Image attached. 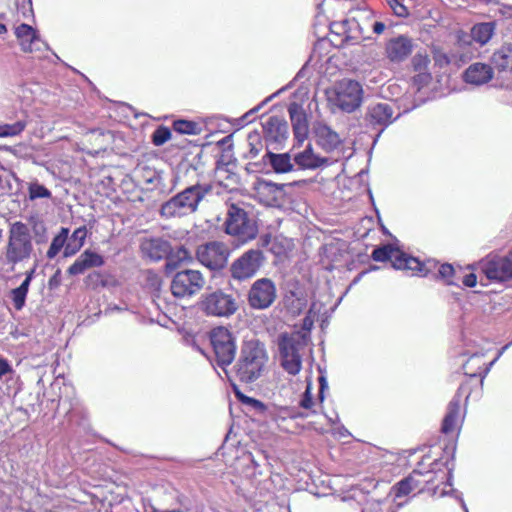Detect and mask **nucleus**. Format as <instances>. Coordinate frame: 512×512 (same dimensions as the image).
<instances>
[{
  "label": "nucleus",
  "instance_id": "8",
  "mask_svg": "<svg viewBox=\"0 0 512 512\" xmlns=\"http://www.w3.org/2000/svg\"><path fill=\"white\" fill-rule=\"evenodd\" d=\"M210 341L215 360L222 369L229 366L236 354V344L231 332L224 327H216L211 331Z\"/></svg>",
  "mask_w": 512,
  "mask_h": 512
},
{
  "label": "nucleus",
  "instance_id": "15",
  "mask_svg": "<svg viewBox=\"0 0 512 512\" xmlns=\"http://www.w3.org/2000/svg\"><path fill=\"white\" fill-rule=\"evenodd\" d=\"M276 297L275 283L269 278H261L252 284L248 292V303L253 309L263 310L269 308Z\"/></svg>",
  "mask_w": 512,
  "mask_h": 512
},
{
  "label": "nucleus",
  "instance_id": "3",
  "mask_svg": "<svg viewBox=\"0 0 512 512\" xmlns=\"http://www.w3.org/2000/svg\"><path fill=\"white\" fill-rule=\"evenodd\" d=\"M33 243L30 229L22 222H15L9 229L8 241L5 246L4 260L12 268L30 259Z\"/></svg>",
  "mask_w": 512,
  "mask_h": 512
},
{
  "label": "nucleus",
  "instance_id": "35",
  "mask_svg": "<svg viewBox=\"0 0 512 512\" xmlns=\"http://www.w3.org/2000/svg\"><path fill=\"white\" fill-rule=\"evenodd\" d=\"M171 138V131L165 126L158 127L152 135V143L155 146L165 144Z\"/></svg>",
  "mask_w": 512,
  "mask_h": 512
},
{
  "label": "nucleus",
  "instance_id": "22",
  "mask_svg": "<svg viewBox=\"0 0 512 512\" xmlns=\"http://www.w3.org/2000/svg\"><path fill=\"white\" fill-rule=\"evenodd\" d=\"M267 139L280 143L286 139L288 134L287 123L278 117H270L263 125Z\"/></svg>",
  "mask_w": 512,
  "mask_h": 512
},
{
  "label": "nucleus",
  "instance_id": "29",
  "mask_svg": "<svg viewBox=\"0 0 512 512\" xmlns=\"http://www.w3.org/2000/svg\"><path fill=\"white\" fill-rule=\"evenodd\" d=\"M494 25L492 23H480L472 28V39L481 45L486 44L492 37Z\"/></svg>",
  "mask_w": 512,
  "mask_h": 512
},
{
  "label": "nucleus",
  "instance_id": "7",
  "mask_svg": "<svg viewBox=\"0 0 512 512\" xmlns=\"http://www.w3.org/2000/svg\"><path fill=\"white\" fill-rule=\"evenodd\" d=\"M372 258L377 262L390 261L392 267L399 270H410L422 275H426L429 271L427 264L421 263L417 258L409 256L391 245L374 249Z\"/></svg>",
  "mask_w": 512,
  "mask_h": 512
},
{
  "label": "nucleus",
  "instance_id": "25",
  "mask_svg": "<svg viewBox=\"0 0 512 512\" xmlns=\"http://www.w3.org/2000/svg\"><path fill=\"white\" fill-rule=\"evenodd\" d=\"M15 35L20 41L24 52H32L33 45L39 41L38 34L30 25L21 24L15 29Z\"/></svg>",
  "mask_w": 512,
  "mask_h": 512
},
{
  "label": "nucleus",
  "instance_id": "37",
  "mask_svg": "<svg viewBox=\"0 0 512 512\" xmlns=\"http://www.w3.org/2000/svg\"><path fill=\"white\" fill-rule=\"evenodd\" d=\"M4 125V135L5 137H13L22 133V131L26 128L27 122L23 120H19L13 124H3Z\"/></svg>",
  "mask_w": 512,
  "mask_h": 512
},
{
  "label": "nucleus",
  "instance_id": "44",
  "mask_svg": "<svg viewBox=\"0 0 512 512\" xmlns=\"http://www.w3.org/2000/svg\"><path fill=\"white\" fill-rule=\"evenodd\" d=\"M80 249L81 247H79V245H76L73 241L67 240L64 246L63 254L65 257H70L76 254Z\"/></svg>",
  "mask_w": 512,
  "mask_h": 512
},
{
  "label": "nucleus",
  "instance_id": "27",
  "mask_svg": "<svg viewBox=\"0 0 512 512\" xmlns=\"http://www.w3.org/2000/svg\"><path fill=\"white\" fill-rule=\"evenodd\" d=\"M266 156L269 159L270 165L277 173H287L294 168V163L289 153L275 154L268 152Z\"/></svg>",
  "mask_w": 512,
  "mask_h": 512
},
{
  "label": "nucleus",
  "instance_id": "4",
  "mask_svg": "<svg viewBox=\"0 0 512 512\" xmlns=\"http://www.w3.org/2000/svg\"><path fill=\"white\" fill-rule=\"evenodd\" d=\"M307 346V338L300 332L281 334L278 338V349L281 365L291 375H296L302 368L301 352Z\"/></svg>",
  "mask_w": 512,
  "mask_h": 512
},
{
  "label": "nucleus",
  "instance_id": "12",
  "mask_svg": "<svg viewBox=\"0 0 512 512\" xmlns=\"http://www.w3.org/2000/svg\"><path fill=\"white\" fill-rule=\"evenodd\" d=\"M229 248L222 242L211 241L199 245L196 250L197 260L211 270L222 269L228 261Z\"/></svg>",
  "mask_w": 512,
  "mask_h": 512
},
{
  "label": "nucleus",
  "instance_id": "52",
  "mask_svg": "<svg viewBox=\"0 0 512 512\" xmlns=\"http://www.w3.org/2000/svg\"><path fill=\"white\" fill-rule=\"evenodd\" d=\"M295 302H296V304L291 308V311L294 314H299L302 311V309L304 308L305 303L301 299H297Z\"/></svg>",
  "mask_w": 512,
  "mask_h": 512
},
{
  "label": "nucleus",
  "instance_id": "34",
  "mask_svg": "<svg viewBox=\"0 0 512 512\" xmlns=\"http://www.w3.org/2000/svg\"><path fill=\"white\" fill-rule=\"evenodd\" d=\"M458 272L455 268L448 263L442 264L438 270V276L445 281L447 285H455L456 281L454 278L457 277Z\"/></svg>",
  "mask_w": 512,
  "mask_h": 512
},
{
  "label": "nucleus",
  "instance_id": "31",
  "mask_svg": "<svg viewBox=\"0 0 512 512\" xmlns=\"http://www.w3.org/2000/svg\"><path fill=\"white\" fill-rule=\"evenodd\" d=\"M28 290L29 286L26 283H21L19 287L11 290V299L16 310L19 311L24 307Z\"/></svg>",
  "mask_w": 512,
  "mask_h": 512
},
{
  "label": "nucleus",
  "instance_id": "51",
  "mask_svg": "<svg viewBox=\"0 0 512 512\" xmlns=\"http://www.w3.org/2000/svg\"><path fill=\"white\" fill-rule=\"evenodd\" d=\"M35 271H36V266H34L32 269H30L29 271H26L25 273V279L22 283H26L27 286H30V283L33 279V276L35 274Z\"/></svg>",
  "mask_w": 512,
  "mask_h": 512
},
{
  "label": "nucleus",
  "instance_id": "9",
  "mask_svg": "<svg viewBox=\"0 0 512 512\" xmlns=\"http://www.w3.org/2000/svg\"><path fill=\"white\" fill-rule=\"evenodd\" d=\"M265 260L259 249H250L235 259L230 266L231 277L237 281H245L256 275Z\"/></svg>",
  "mask_w": 512,
  "mask_h": 512
},
{
  "label": "nucleus",
  "instance_id": "50",
  "mask_svg": "<svg viewBox=\"0 0 512 512\" xmlns=\"http://www.w3.org/2000/svg\"><path fill=\"white\" fill-rule=\"evenodd\" d=\"M61 271L58 269L55 274L49 279V286L54 287L60 284Z\"/></svg>",
  "mask_w": 512,
  "mask_h": 512
},
{
  "label": "nucleus",
  "instance_id": "13",
  "mask_svg": "<svg viewBox=\"0 0 512 512\" xmlns=\"http://www.w3.org/2000/svg\"><path fill=\"white\" fill-rule=\"evenodd\" d=\"M139 252L142 259L159 262L166 259V267L172 263V247L169 241L162 237H143L139 241Z\"/></svg>",
  "mask_w": 512,
  "mask_h": 512
},
{
  "label": "nucleus",
  "instance_id": "26",
  "mask_svg": "<svg viewBox=\"0 0 512 512\" xmlns=\"http://www.w3.org/2000/svg\"><path fill=\"white\" fill-rule=\"evenodd\" d=\"M460 412V403L458 399H453L447 408V413L443 419L442 432L445 434L453 432L457 427L458 416Z\"/></svg>",
  "mask_w": 512,
  "mask_h": 512
},
{
  "label": "nucleus",
  "instance_id": "40",
  "mask_svg": "<svg viewBox=\"0 0 512 512\" xmlns=\"http://www.w3.org/2000/svg\"><path fill=\"white\" fill-rule=\"evenodd\" d=\"M87 237V229L85 226H81L74 230L71 237L68 239L69 241H73L76 245L82 248L84 245L85 239Z\"/></svg>",
  "mask_w": 512,
  "mask_h": 512
},
{
  "label": "nucleus",
  "instance_id": "23",
  "mask_svg": "<svg viewBox=\"0 0 512 512\" xmlns=\"http://www.w3.org/2000/svg\"><path fill=\"white\" fill-rule=\"evenodd\" d=\"M491 62L500 72H512V43H504L494 51Z\"/></svg>",
  "mask_w": 512,
  "mask_h": 512
},
{
  "label": "nucleus",
  "instance_id": "48",
  "mask_svg": "<svg viewBox=\"0 0 512 512\" xmlns=\"http://www.w3.org/2000/svg\"><path fill=\"white\" fill-rule=\"evenodd\" d=\"M462 283L466 287H474L477 284V276L474 273L466 274L462 277Z\"/></svg>",
  "mask_w": 512,
  "mask_h": 512
},
{
  "label": "nucleus",
  "instance_id": "55",
  "mask_svg": "<svg viewBox=\"0 0 512 512\" xmlns=\"http://www.w3.org/2000/svg\"><path fill=\"white\" fill-rule=\"evenodd\" d=\"M0 137H5L4 135V125H0Z\"/></svg>",
  "mask_w": 512,
  "mask_h": 512
},
{
  "label": "nucleus",
  "instance_id": "42",
  "mask_svg": "<svg viewBox=\"0 0 512 512\" xmlns=\"http://www.w3.org/2000/svg\"><path fill=\"white\" fill-rule=\"evenodd\" d=\"M174 258H176L178 261H185V260L191 259V254L184 246H180L175 251V254L172 253V259H174ZM174 266H175V262H174V260H172L170 268H172Z\"/></svg>",
  "mask_w": 512,
  "mask_h": 512
},
{
  "label": "nucleus",
  "instance_id": "36",
  "mask_svg": "<svg viewBox=\"0 0 512 512\" xmlns=\"http://www.w3.org/2000/svg\"><path fill=\"white\" fill-rule=\"evenodd\" d=\"M248 144L250 146L249 155L251 158H255L263 148L260 135L257 132L249 133Z\"/></svg>",
  "mask_w": 512,
  "mask_h": 512
},
{
  "label": "nucleus",
  "instance_id": "59",
  "mask_svg": "<svg viewBox=\"0 0 512 512\" xmlns=\"http://www.w3.org/2000/svg\"><path fill=\"white\" fill-rule=\"evenodd\" d=\"M463 507L465 509V512H468V509L466 508L465 504H463Z\"/></svg>",
  "mask_w": 512,
  "mask_h": 512
},
{
  "label": "nucleus",
  "instance_id": "41",
  "mask_svg": "<svg viewBox=\"0 0 512 512\" xmlns=\"http://www.w3.org/2000/svg\"><path fill=\"white\" fill-rule=\"evenodd\" d=\"M314 406L315 402L313 401L312 398L311 387L310 385H308L300 401V407L306 410H311L312 413H315V411L312 410Z\"/></svg>",
  "mask_w": 512,
  "mask_h": 512
},
{
  "label": "nucleus",
  "instance_id": "16",
  "mask_svg": "<svg viewBox=\"0 0 512 512\" xmlns=\"http://www.w3.org/2000/svg\"><path fill=\"white\" fill-rule=\"evenodd\" d=\"M400 113L395 115L394 106L386 102L371 104L367 107L365 120L373 127L385 128L392 124Z\"/></svg>",
  "mask_w": 512,
  "mask_h": 512
},
{
  "label": "nucleus",
  "instance_id": "49",
  "mask_svg": "<svg viewBox=\"0 0 512 512\" xmlns=\"http://www.w3.org/2000/svg\"><path fill=\"white\" fill-rule=\"evenodd\" d=\"M319 384H320V390H319V399L322 402L324 399V389L327 388V381L324 376L319 377Z\"/></svg>",
  "mask_w": 512,
  "mask_h": 512
},
{
  "label": "nucleus",
  "instance_id": "30",
  "mask_svg": "<svg viewBox=\"0 0 512 512\" xmlns=\"http://www.w3.org/2000/svg\"><path fill=\"white\" fill-rule=\"evenodd\" d=\"M69 229L62 227L60 232L53 238L50 247L47 251V257L49 259H53L60 252V250L65 246V243L68 240Z\"/></svg>",
  "mask_w": 512,
  "mask_h": 512
},
{
  "label": "nucleus",
  "instance_id": "2",
  "mask_svg": "<svg viewBox=\"0 0 512 512\" xmlns=\"http://www.w3.org/2000/svg\"><path fill=\"white\" fill-rule=\"evenodd\" d=\"M268 360L264 346L257 340L243 344L240 357L235 365L236 376L243 383H252L262 374Z\"/></svg>",
  "mask_w": 512,
  "mask_h": 512
},
{
  "label": "nucleus",
  "instance_id": "53",
  "mask_svg": "<svg viewBox=\"0 0 512 512\" xmlns=\"http://www.w3.org/2000/svg\"><path fill=\"white\" fill-rule=\"evenodd\" d=\"M386 26L383 22H375L373 24V32L376 34H382L385 30Z\"/></svg>",
  "mask_w": 512,
  "mask_h": 512
},
{
  "label": "nucleus",
  "instance_id": "10",
  "mask_svg": "<svg viewBox=\"0 0 512 512\" xmlns=\"http://www.w3.org/2000/svg\"><path fill=\"white\" fill-rule=\"evenodd\" d=\"M205 279L198 270L186 269L177 272L171 282V292L177 298L191 297L202 290Z\"/></svg>",
  "mask_w": 512,
  "mask_h": 512
},
{
  "label": "nucleus",
  "instance_id": "1",
  "mask_svg": "<svg viewBox=\"0 0 512 512\" xmlns=\"http://www.w3.org/2000/svg\"><path fill=\"white\" fill-rule=\"evenodd\" d=\"M212 191L210 184L191 185L162 204L161 216L182 217L194 213L199 203Z\"/></svg>",
  "mask_w": 512,
  "mask_h": 512
},
{
  "label": "nucleus",
  "instance_id": "18",
  "mask_svg": "<svg viewBox=\"0 0 512 512\" xmlns=\"http://www.w3.org/2000/svg\"><path fill=\"white\" fill-rule=\"evenodd\" d=\"M494 76L493 68L486 63L475 62L469 65L463 73V79L466 83L481 86L492 80Z\"/></svg>",
  "mask_w": 512,
  "mask_h": 512
},
{
  "label": "nucleus",
  "instance_id": "6",
  "mask_svg": "<svg viewBox=\"0 0 512 512\" xmlns=\"http://www.w3.org/2000/svg\"><path fill=\"white\" fill-rule=\"evenodd\" d=\"M224 226L225 232L236 237L241 243L253 240L258 233L255 221L248 217L244 209L235 204L229 206Z\"/></svg>",
  "mask_w": 512,
  "mask_h": 512
},
{
  "label": "nucleus",
  "instance_id": "32",
  "mask_svg": "<svg viewBox=\"0 0 512 512\" xmlns=\"http://www.w3.org/2000/svg\"><path fill=\"white\" fill-rule=\"evenodd\" d=\"M28 196L31 201L39 198L49 199L52 197V193L44 185L37 181L31 182L28 186Z\"/></svg>",
  "mask_w": 512,
  "mask_h": 512
},
{
  "label": "nucleus",
  "instance_id": "45",
  "mask_svg": "<svg viewBox=\"0 0 512 512\" xmlns=\"http://www.w3.org/2000/svg\"><path fill=\"white\" fill-rule=\"evenodd\" d=\"M240 399L243 402L250 403L255 409H257L260 412H264L266 410V406L264 405V403H262L259 400H256V399H253V398H250L247 396H241Z\"/></svg>",
  "mask_w": 512,
  "mask_h": 512
},
{
  "label": "nucleus",
  "instance_id": "47",
  "mask_svg": "<svg viewBox=\"0 0 512 512\" xmlns=\"http://www.w3.org/2000/svg\"><path fill=\"white\" fill-rule=\"evenodd\" d=\"M362 512H382L381 502L376 500L369 501L362 509Z\"/></svg>",
  "mask_w": 512,
  "mask_h": 512
},
{
  "label": "nucleus",
  "instance_id": "46",
  "mask_svg": "<svg viewBox=\"0 0 512 512\" xmlns=\"http://www.w3.org/2000/svg\"><path fill=\"white\" fill-rule=\"evenodd\" d=\"M12 373H13V369H12L11 365L9 364V362L5 358L0 357V379H2L7 374H12Z\"/></svg>",
  "mask_w": 512,
  "mask_h": 512
},
{
  "label": "nucleus",
  "instance_id": "19",
  "mask_svg": "<svg viewBox=\"0 0 512 512\" xmlns=\"http://www.w3.org/2000/svg\"><path fill=\"white\" fill-rule=\"evenodd\" d=\"M104 265V258L91 250H85L75 260V262L68 268L69 275L83 274L86 270L94 267H101Z\"/></svg>",
  "mask_w": 512,
  "mask_h": 512
},
{
  "label": "nucleus",
  "instance_id": "17",
  "mask_svg": "<svg viewBox=\"0 0 512 512\" xmlns=\"http://www.w3.org/2000/svg\"><path fill=\"white\" fill-rule=\"evenodd\" d=\"M412 51V39L404 35L390 39L385 47L387 58L394 63L403 62L411 55Z\"/></svg>",
  "mask_w": 512,
  "mask_h": 512
},
{
  "label": "nucleus",
  "instance_id": "14",
  "mask_svg": "<svg viewBox=\"0 0 512 512\" xmlns=\"http://www.w3.org/2000/svg\"><path fill=\"white\" fill-rule=\"evenodd\" d=\"M202 309L207 315L229 317L237 311L238 305L232 295L217 290L204 297Z\"/></svg>",
  "mask_w": 512,
  "mask_h": 512
},
{
  "label": "nucleus",
  "instance_id": "38",
  "mask_svg": "<svg viewBox=\"0 0 512 512\" xmlns=\"http://www.w3.org/2000/svg\"><path fill=\"white\" fill-rule=\"evenodd\" d=\"M432 80V76L428 72H418L413 79L412 84L416 88L417 91L421 90L423 87L427 86Z\"/></svg>",
  "mask_w": 512,
  "mask_h": 512
},
{
  "label": "nucleus",
  "instance_id": "21",
  "mask_svg": "<svg viewBox=\"0 0 512 512\" xmlns=\"http://www.w3.org/2000/svg\"><path fill=\"white\" fill-rule=\"evenodd\" d=\"M315 136L317 143L326 151L336 149L341 143L338 133L325 124H319L315 128Z\"/></svg>",
  "mask_w": 512,
  "mask_h": 512
},
{
  "label": "nucleus",
  "instance_id": "57",
  "mask_svg": "<svg viewBox=\"0 0 512 512\" xmlns=\"http://www.w3.org/2000/svg\"><path fill=\"white\" fill-rule=\"evenodd\" d=\"M478 356L477 355H473L471 358H470V361H475V360H478Z\"/></svg>",
  "mask_w": 512,
  "mask_h": 512
},
{
  "label": "nucleus",
  "instance_id": "39",
  "mask_svg": "<svg viewBox=\"0 0 512 512\" xmlns=\"http://www.w3.org/2000/svg\"><path fill=\"white\" fill-rule=\"evenodd\" d=\"M430 60L427 55L416 54L412 59V65L415 71L425 72Z\"/></svg>",
  "mask_w": 512,
  "mask_h": 512
},
{
  "label": "nucleus",
  "instance_id": "54",
  "mask_svg": "<svg viewBox=\"0 0 512 512\" xmlns=\"http://www.w3.org/2000/svg\"><path fill=\"white\" fill-rule=\"evenodd\" d=\"M7 32V28L5 24L0 23V35Z\"/></svg>",
  "mask_w": 512,
  "mask_h": 512
},
{
  "label": "nucleus",
  "instance_id": "43",
  "mask_svg": "<svg viewBox=\"0 0 512 512\" xmlns=\"http://www.w3.org/2000/svg\"><path fill=\"white\" fill-rule=\"evenodd\" d=\"M389 4L397 16H399V17L408 16V14H409L408 9L399 0H391L389 2Z\"/></svg>",
  "mask_w": 512,
  "mask_h": 512
},
{
  "label": "nucleus",
  "instance_id": "33",
  "mask_svg": "<svg viewBox=\"0 0 512 512\" xmlns=\"http://www.w3.org/2000/svg\"><path fill=\"white\" fill-rule=\"evenodd\" d=\"M173 129L180 134L195 135L199 133V126L193 121L177 120L173 123Z\"/></svg>",
  "mask_w": 512,
  "mask_h": 512
},
{
  "label": "nucleus",
  "instance_id": "28",
  "mask_svg": "<svg viewBox=\"0 0 512 512\" xmlns=\"http://www.w3.org/2000/svg\"><path fill=\"white\" fill-rule=\"evenodd\" d=\"M422 476L421 472L413 471L408 477L401 480L396 486V496L402 497L406 496L415 489L419 488L421 485V481L419 477Z\"/></svg>",
  "mask_w": 512,
  "mask_h": 512
},
{
  "label": "nucleus",
  "instance_id": "5",
  "mask_svg": "<svg viewBox=\"0 0 512 512\" xmlns=\"http://www.w3.org/2000/svg\"><path fill=\"white\" fill-rule=\"evenodd\" d=\"M363 94L361 84L351 79H342L327 91L329 103L347 113L354 112L361 106Z\"/></svg>",
  "mask_w": 512,
  "mask_h": 512
},
{
  "label": "nucleus",
  "instance_id": "56",
  "mask_svg": "<svg viewBox=\"0 0 512 512\" xmlns=\"http://www.w3.org/2000/svg\"><path fill=\"white\" fill-rule=\"evenodd\" d=\"M470 362H471L470 360H469V361H467V364H465V365L463 366V369L465 370V373H466V374H468V368H467V366H468V364H470Z\"/></svg>",
  "mask_w": 512,
  "mask_h": 512
},
{
  "label": "nucleus",
  "instance_id": "24",
  "mask_svg": "<svg viewBox=\"0 0 512 512\" xmlns=\"http://www.w3.org/2000/svg\"><path fill=\"white\" fill-rule=\"evenodd\" d=\"M288 111L295 137L299 141H303L308 134V124L306 116L302 109L295 103L289 106Z\"/></svg>",
  "mask_w": 512,
  "mask_h": 512
},
{
  "label": "nucleus",
  "instance_id": "20",
  "mask_svg": "<svg viewBox=\"0 0 512 512\" xmlns=\"http://www.w3.org/2000/svg\"><path fill=\"white\" fill-rule=\"evenodd\" d=\"M293 161L300 169L310 170L327 166L330 163L328 158L317 155L310 145H308L303 151L295 153Z\"/></svg>",
  "mask_w": 512,
  "mask_h": 512
},
{
  "label": "nucleus",
  "instance_id": "58",
  "mask_svg": "<svg viewBox=\"0 0 512 512\" xmlns=\"http://www.w3.org/2000/svg\"><path fill=\"white\" fill-rule=\"evenodd\" d=\"M468 374H469L470 376H473V377H476V376H477V373H475V372H473V373H469V372H468Z\"/></svg>",
  "mask_w": 512,
  "mask_h": 512
},
{
  "label": "nucleus",
  "instance_id": "11",
  "mask_svg": "<svg viewBox=\"0 0 512 512\" xmlns=\"http://www.w3.org/2000/svg\"><path fill=\"white\" fill-rule=\"evenodd\" d=\"M478 266L488 280L504 282L512 279V250L506 256L488 255Z\"/></svg>",
  "mask_w": 512,
  "mask_h": 512
}]
</instances>
